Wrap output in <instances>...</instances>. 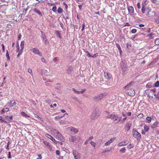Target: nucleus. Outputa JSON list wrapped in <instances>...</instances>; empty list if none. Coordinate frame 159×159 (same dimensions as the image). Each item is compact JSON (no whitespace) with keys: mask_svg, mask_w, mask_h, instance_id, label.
<instances>
[{"mask_svg":"<svg viewBox=\"0 0 159 159\" xmlns=\"http://www.w3.org/2000/svg\"><path fill=\"white\" fill-rule=\"evenodd\" d=\"M99 114L96 111H93L91 116V118L92 120H94L97 119L99 116Z\"/></svg>","mask_w":159,"mask_h":159,"instance_id":"obj_5","label":"nucleus"},{"mask_svg":"<svg viewBox=\"0 0 159 159\" xmlns=\"http://www.w3.org/2000/svg\"><path fill=\"white\" fill-rule=\"evenodd\" d=\"M125 147H124L121 149L120 151V152H122V153H124L125 152Z\"/></svg>","mask_w":159,"mask_h":159,"instance_id":"obj_36","label":"nucleus"},{"mask_svg":"<svg viewBox=\"0 0 159 159\" xmlns=\"http://www.w3.org/2000/svg\"><path fill=\"white\" fill-rule=\"evenodd\" d=\"M42 37L43 39V41L44 42H46L47 40V39L46 36L45 35H43L42 36Z\"/></svg>","mask_w":159,"mask_h":159,"instance_id":"obj_27","label":"nucleus"},{"mask_svg":"<svg viewBox=\"0 0 159 159\" xmlns=\"http://www.w3.org/2000/svg\"><path fill=\"white\" fill-rule=\"evenodd\" d=\"M48 137L54 143L57 144L58 141H56L51 135L48 134Z\"/></svg>","mask_w":159,"mask_h":159,"instance_id":"obj_12","label":"nucleus"},{"mask_svg":"<svg viewBox=\"0 0 159 159\" xmlns=\"http://www.w3.org/2000/svg\"><path fill=\"white\" fill-rule=\"evenodd\" d=\"M93 136H91L89 137V138L87 140L88 141H89L90 140H91L92 139H93Z\"/></svg>","mask_w":159,"mask_h":159,"instance_id":"obj_60","label":"nucleus"},{"mask_svg":"<svg viewBox=\"0 0 159 159\" xmlns=\"http://www.w3.org/2000/svg\"><path fill=\"white\" fill-rule=\"evenodd\" d=\"M80 137L77 135L72 136L69 138V140L73 143H76V141L78 140Z\"/></svg>","mask_w":159,"mask_h":159,"instance_id":"obj_4","label":"nucleus"},{"mask_svg":"<svg viewBox=\"0 0 159 159\" xmlns=\"http://www.w3.org/2000/svg\"><path fill=\"white\" fill-rule=\"evenodd\" d=\"M8 158H11V152H8Z\"/></svg>","mask_w":159,"mask_h":159,"instance_id":"obj_54","label":"nucleus"},{"mask_svg":"<svg viewBox=\"0 0 159 159\" xmlns=\"http://www.w3.org/2000/svg\"><path fill=\"white\" fill-rule=\"evenodd\" d=\"M144 128L145 131H148L149 130V127L146 125L144 126Z\"/></svg>","mask_w":159,"mask_h":159,"instance_id":"obj_33","label":"nucleus"},{"mask_svg":"<svg viewBox=\"0 0 159 159\" xmlns=\"http://www.w3.org/2000/svg\"><path fill=\"white\" fill-rule=\"evenodd\" d=\"M63 5H65V8L67 9L68 8V6L66 3L65 2H63Z\"/></svg>","mask_w":159,"mask_h":159,"instance_id":"obj_51","label":"nucleus"},{"mask_svg":"<svg viewBox=\"0 0 159 159\" xmlns=\"http://www.w3.org/2000/svg\"><path fill=\"white\" fill-rule=\"evenodd\" d=\"M63 11L62 9L60 7H58L57 10V12L59 13H61Z\"/></svg>","mask_w":159,"mask_h":159,"instance_id":"obj_30","label":"nucleus"},{"mask_svg":"<svg viewBox=\"0 0 159 159\" xmlns=\"http://www.w3.org/2000/svg\"><path fill=\"white\" fill-rule=\"evenodd\" d=\"M116 138H113L111 139L110 140L107 141L105 143V146H108L111 143L114 141L116 139Z\"/></svg>","mask_w":159,"mask_h":159,"instance_id":"obj_10","label":"nucleus"},{"mask_svg":"<svg viewBox=\"0 0 159 159\" xmlns=\"http://www.w3.org/2000/svg\"><path fill=\"white\" fill-rule=\"evenodd\" d=\"M21 34H20L18 35V40H20L21 39Z\"/></svg>","mask_w":159,"mask_h":159,"instance_id":"obj_58","label":"nucleus"},{"mask_svg":"<svg viewBox=\"0 0 159 159\" xmlns=\"http://www.w3.org/2000/svg\"><path fill=\"white\" fill-rule=\"evenodd\" d=\"M106 96V94L105 93H102L99 94L98 96H97L96 98L98 99H101L105 98Z\"/></svg>","mask_w":159,"mask_h":159,"instance_id":"obj_9","label":"nucleus"},{"mask_svg":"<svg viewBox=\"0 0 159 159\" xmlns=\"http://www.w3.org/2000/svg\"><path fill=\"white\" fill-rule=\"evenodd\" d=\"M13 116H6L5 117V120L6 121V123L11 122L12 121L13 118Z\"/></svg>","mask_w":159,"mask_h":159,"instance_id":"obj_7","label":"nucleus"},{"mask_svg":"<svg viewBox=\"0 0 159 159\" xmlns=\"http://www.w3.org/2000/svg\"><path fill=\"white\" fill-rule=\"evenodd\" d=\"M133 136L136 138L137 140H139L141 138V135L135 129H133Z\"/></svg>","mask_w":159,"mask_h":159,"instance_id":"obj_2","label":"nucleus"},{"mask_svg":"<svg viewBox=\"0 0 159 159\" xmlns=\"http://www.w3.org/2000/svg\"><path fill=\"white\" fill-rule=\"evenodd\" d=\"M152 86V84L151 83H148L146 85V87L148 88H150Z\"/></svg>","mask_w":159,"mask_h":159,"instance_id":"obj_37","label":"nucleus"},{"mask_svg":"<svg viewBox=\"0 0 159 159\" xmlns=\"http://www.w3.org/2000/svg\"><path fill=\"white\" fill-rule=\"evenodd\" d=\"M39 157L37 158V159H41L42 157L41 154H39L38 155Z\"/></svg>","mask_w":159,"mask_h":159,"instance_id":"obj_55","label":"nucleus"},{"mask_svg":"<svg viewBox=\"0 0 159 159\" xmlns=\"http://www.w3.org/2000/svg\"><path fill=\"white\" fill-rule=\"evenodd\" d=\"M159 122L158 121H156L154 122L153 124L151 126V127L152 129H154L158 126V125L159 124Z\"/></svg>","mask_w":159,"mask_h":159,"instance_id":"obj_14","label":"nucleus"},{"mask_svg":"<svg viewBox=\"0 0 159 159\" xmlns=\"http://www.w3.org/2000/svg\"><path fill=\"white\" fill-rule=\"evenodd\" d=\"M9 111V109L8 108H5L2 109V110L0 111V113L2 114H3L6 112H7Z\"/></svg>","mask_w":159,"mask_h":159,"instance_id":"obj_16","label":"nucleus"},{"mask_svg":"<svg viewBox=\"0 0 159 159\" xmlns=\"http://www.w3.org/2000/svg\"><path fill=\"white\" fill-rule=\"evenodd\" d=\"M137 31V30L136 29H134L131 30V33L133 34L135 33Z\"/></svg>","mask_w":159,"mask_h":159,"instance_id":"obj_46","label":"nucleus"},{"mask_svg":"<svg viewBox=\"0 0 159 159\" xmlns=\"http://www.w3.org/2000/svg\"><path fill=\"white\" fill-rule=\"evenodd\" d=\"M21 114L22 116H25V117H29V116L27 115V114H26L25 112H21Z\"/></svg>","mask_w":159,"mask_h":159,"instance_id":"obj_29","label":"nucleus"},{"mask_svg":"<svg viewBox=\"0 0 159 159\" xmlns=\"http://www.w3.org/2000/svg\"><path fill=\"white\" fill-rule=\"evenodd\" d=\"M126 115H127L128 116H130L131 115V112H128V113H126Z\"/></svg>","mask_w":159,"mask_h":159,"instance_id":"obj_62","label":"nucleus"},{"mask_svg":"<svg viewBox=\"0 0 159 159\" xmlns=\"http://www.w3.org/2000/svg\"><path fill=\"white\" fill-rule=\"evenodd\" d=\"M85 26V23H83L82 24V28L81 29V31H83L84 30Z\"/></svg>","mask_w":159,"mask_h":159,"instance_id":"obj_45","label":"nucleus"},{"mask_svg":"<svg viewBox=\"0 0 159 159\" xmlns=\"http://www.w3.org/2000/svg\"><path fill=\"white\" fill-rule=\"evenodd\" d=\"M155 44L157 45H159V38H157L155 41Z\"/></svg>","mask_w":159,"mask_h":159,"instance_id":"obj_34","label":"nucleus"},{"mask_svg":"<svg viewBox=\"0 0 159 159\" xmlns=\"http://www.w3.org/2000/svg\"><path fill=\"white\" fill-rule=\"evenodd\" d=\"M86 91V89H82L81 90V91H80V94H82L84 92H85Z\"/></svg>","mask_w":159,"mask_h":159,"instance_id":"obj_48","label":"nucleus"},{"mask_svg":"<svg viewBox=\"0 0 159 159\" xmlns=\"http://www.w3.org/2000/svg\"><path fill=\"white\" fill-rule=\"evenodd\" d=\"M0 122L1 123L3 122L6 123L7 122L5 120V118L4 119L2 116H0Z\"/></svg>","mask_w":159,"mask_h":159,"instance_id":"obj_20","label":"nucleus"},{"mask_svg":"<svg viewBox=\"0 0 159 159\" xmlns=\"http://www.w3.org/2000/svg\"><path fill=\"white\" fill-rule=\"evenodd\" d=\"M142 12L143 14H145L146 16L148 15L149 14L150 11L149 9L145 7L144 4H142Z\"/></svg>","mask_w":159,"mask_h":159,"instance_id":"obj_3","label":"nucleus"},{"mask_svg":"<svg viewBox=\"0 0 159 159\" xmlns=\"http://www.w3.org/2000/svg\"><path fill=\"white\" fill-rule=\"evenodd\" d=\"M128 9L129 13L132 14L134 12V9L133 7L132 6L128 7Z\"/></svg>","mask_w":159,"mask_h":159,"instance_id":"obj_11","label":"nucleus"},{"mask_svg":"<svg viewBox=\"0 0 159 159\" xmlns=\"http://www.w3.org/2000/svg\"><path fill=\"white\" fill-rule=\"evenodd\" d=\"M127 141H126L124 142H122L120 143H119L118 145L119 146H122L126 145L127 144Z\"/></svg>","mask_w":159,"mask_h":159,"instance_id":"obj_18","label":"nucleus"},{"mask_svg":"<svg viewBox=\"0 0 159 159\" xmlns=\"http://www.w3.org/2000/svg\"><path fill=\"white\" fill-rule=\"evenodd\" d=\"M154 35V34L152 33H151L148 35L147 36L148 37V38L149 39H152L154 38V36H153Z\"/></svg>","mask_w":159,"mask_h":159,"instance_id":"obj_23","label":"nucleus"},{"mask_svg":"<svg viewBox=\"0 0 159 159\" xmlns=\"http://www.w3.org/2000/svg\"><path fill=\"white\" fill-rule=\"evenodd\" d=\"M83 0H76V2L79 3V2H82Z\"/></svg>","mask_w":159,"mask_h":159,"instance_id":"obj_57","label":"nucleus"},{"mask_svg":"<svg viewBox=\"0 0 159 159\" xmlns=\"http://www.w3.org/2000/svg\"><path fill=\"white\" fill-rule=\"evenodd\" d=\"M122 115L123 116H125L126 115V112H122Z\"/></svg>","mask_w":159,"mask_h":159,"instance_id":"obj_56","label":"nucleus"},{"mask_svg":"<svg viewBox=\"0 0 159 159\" xmlns=\"http://www.w3.org/2000/svg\"><path fill=\"white\" fill-rule=\"evenodd\" d=\"M52 10L53 12H57V8L56 6H54L52 8Z\"/></svg>","mask_w":159,"mask_h":159,"instance_id":"obj_39","label":"nucleus"},{"mask_svg":"<svg viewBox=\"0 0 159 159\" xmlns=\"http://www.w3.org/2000/svg\"><path fill=\"white\" fill-rule=\"evenodd\" d=\"M90 144L92 146H93L94 148H95V147H96V143H94V142L91 141L90 143Z\"/></svg>","mask_w":159,"mask_h":159,"instance_id":"obj_38","label":"nucleus"},{"mask_svg":"<svg viewBox=\"0 0 159 159\" xmlns=\"http://www.w3.org/2000/svg\"><path fill=\"white\" fill-rule=\"evenodd\" d=\"M2 49L3 52H5V47L4 45L3 44H2Z\"/></svg>","mask_w":159,"mask_h":159,"instance_id":"obj_53","label":"nucleus"},{"mask_svg":"<svg viewBox=\"0 0 159 159\" xmlns=\"http://www.w3.org/2000/svg\"><path fill=\"white\" fill-rule=\"evenodd\" d=\"M121 119V117H119V118H118V117H116V119L114 120V123H115L116 122V120H118V122L120 121Z\"/></svg>","mask_w":159,"mask_h":159,"instance_id":"obj_40","label":"nucleus"},{"mask_svg":"<svg viewBox=\"0 0 159 159\" xmlns=\"http://www.w3.org/2000/svg\"><path fill=\"white\" fill-rule=\"evenodd\" d=\"M56 154L58 156L60 155V152L59 150H57L56 151Z\"/></svg>","mask_w":159,"mask_h":159,"instance_id":"obj_49","label":"nucleus"},{"mask_svg":"<svg viewBox=\"0 0 159 159\" xmlns=\"http://www.w3.org/2000/svg\"><path fill=\"white\" fill-rule=\"evenodd\" d=\"M131 126V124L129 122L127 123L125 125V128H127V131H128L130 129Z\"/></svg>","mask_w":159,"mask_h":159,"instance_id":"obj_15","label":"nucleus"},{"mask_svg":"<svg viewBox=\"0 0 159 159\" xmlns=\"http://www.w3.org/2000/svg\"><path fill=\"white\" fill-rule=\"evenodd\" d=\"M28 71L29 73H30L31 75H33L32 71L31 69H28Z\"/></svg>","mask_w":159,"mask_h":159,"instance_id":"obj_43","label":"nucleus"},{"mask_svg":"<svg viewBox=\"0 0 159 159\" xmlns=\"http://www.w3.org/2000/svg\"><path fill=\"white\" fill-rule=\"evenodd\" d=\"M116 46L118 49L119 50H120L121 48L120 45L118 43H116Z\"/></svg>","mask_w":159,"mask_h":159,"instance_id":"obj_44","label":"nucleus"},{"mask_svg":"<svg viewBox=\"0 0 159 159\" xmlns=\"http://www.w3.org/2000/svg\"><path fill=\"white\" fill-rule=\"evenodd\" d=\"M55 136L57 139L61 141L62 142H64V139L62 134L59 132L56 135H55Z\"/></svg>","mask_w":159,"mask_h":159,"instance_id":"obj_6","label":"nucleus"},{"mask_svg":"<svg viewBox=\"0 0 159 159\" xmlns=\"http://www.w3.org/2000/svg\"><path fill=\"white\" fill-rule=\"evenodd\" d=\"M58 60V58L57 57H55L53 59V61H56Z\"/></svg>","mask_w":159,"mask_h":159,"instance_id":"obj_64","label":"nucleus"},{"mask_svg":"<svg viewBox=\"0 0 159 159\" xmlns=\"http://www.w3.org/2000/svg\"><path fill=\"white\" fill-rule=\"evenodd\" d=\"M34 11L37 13L38 15H39L40 16H42V14L40 11L38 9H34Z\"/></svg>","mask_w":159,"mask_h":159,"instance_id":"obj_22","label":"nucleus"},{"mask_svg":"<svg viewBox=\"0 0 159 159\" xmlns=\"http://www.w3.org/2000/svg\"><path fill=\"white\" fill-rule=\"evenodd\" d=\"M154 86L155 87H158L159 86V81H157L154 84Z\"/></svg>","mask_w":159,"mask_h":159,"instance_id":"obj_41","label":"nucleus"},{"mask_svg":"<svg viewBox=\"0 0 159 159\" xmlns=\"http://www.w3.org/2000/svg\"><path fill=\"white\" fill-rule=\"evenodd\" d=\"M73 155L74 156V157H77L76 155V152H73Z\"/></svg>","mask_w":159,"mask_h":159,"instance_id":"obj_61","label":"nucleus"},{"mask_svg":"<svg viewBox=\"0 0 159 159\" xmlns=\"http://www.w3.org/2000/svg\"><path fill=\"white\" fill-rule=\"evenodd\" d=\"M151 118L150 117L148 116L146 118V120L147 122L149 123L151 122Z\"/></svg>","mask_w":159,"mask_h":159,"instance_id":"obj_31","label":"nucleus"},{"mask_svg":"<svg viewBox=\"0 0 159 159\" xmlns=\"http://www.w3.org/2000/svg\"><path fill=\"white\" fill-rule=\"evenodd\" d=\"M6 56L7 58V60L9 61L10 60V58L9 56V54L7 50L6 51Z\"/></svg>","mask_w":159,"mask_h":159,"instance_id":"obj_28","label":"nucleus"},{"mask_svg":"<svg viewBox=\"0 0 159 159\" xmlns=\"http://www.w3.org/2000/svg\"><path fill=\"white\" fill-rule=\"evenodd\" d=\"M104 77H105V78H106V79H110V78L108 74L106 72H104Z\"/></svg>","mask_w":159,"mask_h":159,"instance_id":"obj_25","label":"nucleus"},{"mask_svg":"<svg viewBox=\"0 0 159 159\" xmlns=\"http://www.w3.org/2000/svg\"><path fill=\"white\" fill-rule=\"evenodd\" d=\"M98 56V54L97 53H96L94 54L93 56H92L91 57L95 58Z\"/></svg>","mask_w":159,"mask_h":159,"instance_id":"obj_50","label":"nucleus"},{"mask_svg":"<svg viewBox=\"0 0 159 159\" xmlns=\"http://www.w3.org/2000/svg\"><path fill=\"white\" fill-rule=\"evenodd\" d=\"M22 51H21V52L20 51L19 52L18 54H17V57L19 56L20 55V54L22 53Z\"/></svg>","mask_w":159,"mask_h":159,"instance_id":"obj_63","label":"nucleus"},{"mask_svg":"<svg viewBox=\"0 0 159 159\" xmlns=\"http://www.w3.org/2000/svg\"><path fill=\"white\" fill-rule=\"evenodd\" d=\"M67 115H68V114L67 113H66L65 114H64V116H56L55 117V119L56 120H59V119H61L63 117H64L66 115V116H67Z\"/></svg>","mask_w":159,"mask_h":159,"instance_id":"obj_19","label":"nucleus"},{"mask_svg":"<svg viewBox=\"0 0 159 159\" xmlns=\"http://www.w3.org/2000/svg\"><path fill=\"white\" fill-rule=\"evenodd\" d=\"M87 56H88V57H92V56H91L90 53H89V52H87Z\"/></svg>","mask_w":159,"mask_h":159,"instance_id":"obj_52","label":"nucleus"},{"mask_svg":"<svg viewBox=\"0 0 159 159\" xmlns=\"http://www.w3.org/2000/svg\"><path fill=\"white\" fill-rule=\"evenodd\" d=\"M35 54H38L40 56H42V53H41L39 50L36 48H34L31 50Z\"/></svg>","mask_w":159,"mask_h":159,"instance_id":"obj_8","label":"nucleus"},{"mask_svg":"<svg viewBox=\"0 0 159 159\" xmlns=\"http://www.w3.org/2000/svg\"><path fill=\"white\" fill-rule=\"evenodd\" d=\"M52 132L55 135L57 134L59 132V131L57 129H53L52 130Z\"/></svg>","mask_w":159,"mask_h":159,"instance_id":"obj_24","label":"nucleus"},{"mask_svg":"<svg viewBox=\"0 0 159 159\" xmlns=\"http://www.w3.org/2000/svg\"><path fill=\"white\" fill-rule=\"evenodd\" d=\"M137 7L138 9H140L141 8V5L139 2H138L137 4Z\"/></svg>","mask_w":159,"mask_h":159,"instance_id":"obj_47","label":"nucleus"},{"mask_svg":"<svg viewBox=\"0 0 159 159\" xmlns=\"http://www.w3.org/2000/svg\"><path fill=\"white\" fill-rule=\"evenodd\" d=\"M72 90L73 91L76 93L77 94H80V91H77L74 88H72Z\"/></svg>","mask_w":159,"mask_h":159,"instance_id":"obj_32","label":"nucleus"},{"mask_svg":"<svg viewBox=\"0 0 159 159\" xmlns=\"http://www.w3.org/2000/svg\"><path fill=\"white\" fill-rule=\"evenodd\" d=\"M123 89L127 90V94L130 96H133L135 94V92L134 89V85L132 82L124 87Z\"/></svg>","mask_w":159,"mask_h":159,"instance_id":"obj_1","label":"nucleus"},{"mask_svg":"<svg viewBox=\"0 0 159 159\" xmlns=\"http://www.w3.org/2000/svg\"><path fill=\"white\" fill-rule=\"evenodd\" d=\"M56 33L57 35V36L59 37L60 38H61V35H60V33L59 31H57V30L56 31Z\"/></svg>","mask_w":159,"mask_h":159,"instance_id":"obj_35","label":"nucleus"},{"mask_svg":"<svg viewBox=\"0 0 159 159\" xmlns=\"http://www.w3.org/2000/svg\"><path fill=\"white\" fill-rule=\"evenodd\" d=\"M10 106L11 107L14 106L16 105V103L15 101V100H12L11 102H10Z\"/></svg>","mask_w":159,"mask_h":159,"instance_id":"obj_17","label":"nucleus"},{"mask_svg":"<svg viewBox=\"0 0 159 159\" xmlns=\"http://www.w3.org/2000/svg\"><path fill=\"white\" fill-rule=\"evenodd\" d=\"M70 130L75 133H77L78 131L77 129L74 128L73 127H72L71 128Z\"/></svg>","mask_w":159,"mask_h":159,"instance_id":"obj_26","label":"nucleus"},{"mask_svg":"<svg viewBox=\"0 0 159 159\" xmlns=\"http://www.w3.org/2000/svg\"><path fill=\"white\" fill-rule=\"evenodd\" d=\"M134 147V145L133 144H130L128 146V148L129 149H130Z\"/></svg>","mask_w":159,"mask_h":159,"instance_id":"obj_42","label":"nucleus"},{"mask_svg":"<svg viewBox=\"0 0 159 159\" xmlns=\"http://www.w3.org/2000/svg\"><path fill=\"white\" fill-rule=\"evenodd\" d=\"M9 142H8L7 143V147L6 148L7 149H8V150L9 149Z\"/></svg>","mask_w":159,"mask_h":159,"instance_id":"obj_59","label":"nucleus"},{"mask_svg":"<svg viewBox=\"0 0 159 159\" xmlns=\"http://www.w3.org/2000/svg\"><path fill=\"white\" fill-rule=\"evenodd\" d=\"M107 117L108 118H110L111 119H113L116 118L117 116L115 115H113L112 114H111L110 115H108L107 116Z\"/></svg>","mask_w":159,"mask_h":159,"instance_id":"obj_13","label":"nucleus"},{"mask_svg":"<svg viewBox=\"0 0 159 159\" xmlns=\"http://www.w3.org/2000/svg\"><path fill=\"white\" fill-rule=\"evenodd\" d=\"M24 41H22L21 43L20 44V47H21V49L20 50V52L22 51L23 50V49L24 48Z\"/></svg>","mask_w":159,"mask_h":159,"instance_id":"obj_21","label":"nucleus"}]
</instances>
